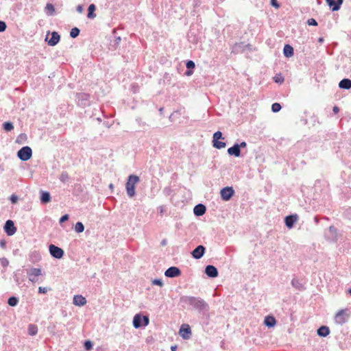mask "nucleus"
<instances>
[{
  "instance_id": "nucleus-51",
  "label": "nucleus",
  "mask_w": 351,
  "mask_h": 351,
  "mask_svg": "<svg viewBox=\"0 0 351 351\" xmlns=\"http://www.w3.org/2000/svg\"><path fill=\"white\" fill-rule=\"evenodd\" d=\"M83 5H78L77 7H76V11L79 13H82L83 12Z\"/></svg>"
},
{
  "instance_id": "nucleus-17",
  "label": "nucleus",
  "mask_w": 351,
  "mask_h": 351,
  "mask_svg": "<svg viewBox=\"0 0 351 351\" xmlns=\"http://www.w3.org/2000/svg\"><path fill=\"white\" fill-rule=\"evenodd\" d=\"M298 218V216L296 214L287 216L285 218V223L286 226L289 229L292 228L295 223L297 221Z\"/></svg>"
},
{
  "instance_id": "nucleus-21",
  "label": "nucleus",
  "mask_w": 351,
  "mask_h": 351,
  "mask_svg": "<svg viewBox=\"0 0 351 351\" xmlns=\"http://www.w3.org/2000/svg\"><path fill=\"white\" fill-rule=\"evenodd\" d=\"M73 303L77 306H82L86 304V299L82 295H75L73 297Z\"/></svg>"
},
{
  "instance_id": "nucleus-32",
  "label": "nucleus",
  "mask_w": 351,
  "mask_h": 351,
  "mask_svg": "<svg viewBox=\"0 0 351 351\" xmlns=\"http://www.w3.org/2000/svg\"><path fill=\"white\" fill-rule=\"evenodd\" d=\"M45 12L48 16H53L55 14V8L53 4L48 3L45 6Z\"/></svg>"
},
{
  "instance_id": "nucleus-16",
  "label": "nucleus",
  "mask_w": 351,
  "mask_h": 351,
  "mask_svg": "<svg viewBox=\"0 0 351 351\" xmlns=\"http://www.w3.org/2000/svg\"><path fill=\"white\" fill-rule=\"evenodd\" d=\"M205 274L210 278H216L219 275L217 267L211 265H208L206 267Z\"/></svg>"
},
{
  "instance_id": "nucleus-2",
  "label": "nucleus",
  "mask_w": 351,
  "mask_h": 351,
  "mask_svg": "<svg viewBox=\"0 0 351 351\" xmlns=\"http://www.w3.org/2000/svg\"><path fill=\"white\" fill-rule=\"evenodd\" d=\"M139 177L136 175H130L125 184L127 195L129 197H133L135 194V186L139 182Z\"/></svg>"
},
{
  "instance_id": "nucleus-38",
  "label": "nucleus",
  "mask_w": 351,
  "mask_h": 351,
  "mask_svg": "<svg viewBox=\"0 0 351 351\" xmlns=\"http://www.w3.org/2000/svg\"><path fill=\"white\" fill-rule=\"evenodd\" d=\"M69 176L66 171H62L59 178L60 180L63 183L66 182L69 180Z\"/></svg>"
},
{
  "instance_id": "nucleus-23",
  "label": "nucleus",
  "mask_w": 351,
  "mask_h": 351,
  "mask_svg": "<svg viewBox=\"0 0 351 351\" xmlns=\"http://www.w3.org/2000/svg\"><path fill=\"white\" fill-rule=\"evenodd\" d=\"M29 260L32 263H38L41 260L40 253L36 250L31 252L29 255Z\"/></svg>"
},
{
  "instance_id": "nucleus-14",
  "label": "nucleus",
  "mask_w": 351,
  "mask_h": 351,
  "mask_svg": "<svg viewBox=\"0 0 351 351\" xmlns=\"http://www.w3.org/2000/svg\"><path fill=\"white\" fill-rule=\"evenodd\" d=\"M251 45L250 44H245L243 42L236 43L232 49V51L234 53H242L245 51L247 49H250Z\"/></svg>"
},
{
  "instance_id": "nucleus-61",
  "label": "nucleus",
  "mask_w": 351,
  "mask_h": 351,
  "mask_svg": "<svg viewBox=\"0 0 351 351\" xmlns=\"http://www.w3.org/2000/svg\"><path fill=\"white\" fill-rule=\"evenodd\" d=\"M159 210H160V213H163V207H162V206H160V207H159Z\"/></svg>"
},
{
  "instance_id": "nucleus-45",
  "label": "nucleus",
  "mask_w": 351,
  "mask_h": 351,
  "mask_svg": "<svg viewBox=\"0 0 351 351\" xmlns=\"http://www.w3.org/2000/svg\"><path fill=\"white\" fill-rule=\"evenodd\" d=\"M69 215L65 214L60 217V219L59 220V223L61 224V223L65 222L66 221H67L69 219Z\"/></svg>"
},
{
  "instance_id": "nucleus-27",
  "label": "nucleus",
  "mask_w": 351,
  "mask_h": 351,
  "mask_svg": "<svg viewBox=\"0 0 351 351\" xmlns=\"http://www.w3.org/2000/svg\"><path fill=\"white\" fill-rule=\"evenodd\" d=\"M317 333L319 337H325L329 335L330 329L326 326H322L317 329Z\"/></svg>"
},
{
  "instance_id": "nucleus-55",
  "label": "nucleus",
  "mask_w": 351,
  "mask_h": 351,
  "mask_svg": "<svg viewBox=\"0 0 351 351\" xmlns=\"http://www.w3.org/2000/svg\"><path fill=\"white\" fill-rule=\"evenodd\" d=\"M0 246L3 248L5 246V241L4 240L0 241Z\"/></svg>"
},
{
  "instance_id": "nucleus-63",
  "label": "nucleus",
  "mask_w": 351,
  "mask_h": 351,
  "mask_svg": "<svg viewBox=\"0 0 351 351\" xmlns=\"http://www.w3.org/2000/svg\"><path fill=\"white\" fill-rule=\"evenodd\" d=\"M0 171H4V168L3 166L0 165Z\"/></svg>"
},
{
  "instance_id": "nucleus-37",
  "label": "nucleus",
  "mask_w": 351,
  "mask_h": 351,
  "mask_svg": "<svg viewBox=\"0 0 351 351\" xmlns=\"http://www.w3.org/2000/svg\"><path fill=\"white\" fill-rule=\"evenodd\" d=\"M80 30L77 27H73L70 31V36L73 38L77 37L80 34Z\"/></svg>"
},
{
  "instance_id": "nucleus-26",
  "label": "nucleus",
  "mask_w": 351,
  "mask_h": 351,
  "mask_svg": "<svg viewBox=\"0 0 351 351\" xmlns=\"http://www.w3.org/2000/svg\"><path fill=\"white\" fill-rule=\"evenodd\" d=\"M339 87L341 89L349 90L351 88V80L344 78L339 83Z\"/></svg>"
},
{
  "instance_id": "nucleus-24",
  "label": "nucleus",
  "mask_w": 351,
  "mask_h": 351,
  "mask_svg": "<svg viewBox=\"0 0 351 351\" xmlns=\"http://www.w3.org/2000/svg\"><path fill=\"white\" fill-rule=\"evenodd\" d=\"M264 324L268 328H272L276 326V320L274 316L267 315L265 318Z\"/></svg>"
},
{
  "instance_id": "nucleus-47",
  "label": "nucleus",
  "mask_w": 351,
  "mask_h": 351,
  "mask_svg": "<svg viewBox=\"0 0 351 351\" xmlns=\"http://www.w3.org/2000/svg\"><path fill=\"white\" fill-rule=\"evenodd\" d=\"M271 5L276 8H280V4L277 0H271Z\"/></svg>"
},
{
  "instance_id": "nucleus-49",
  "label": "nucleus",
  "mask_w": 351,
  "mask_h": 351,
  "mask_svg": "<svg viewBox=\"0 0 351 351\" xmlns=\"http://www.w3.org/2000/svg\"><path fill=\"white\" fill-rule=\"evenodd\" d=\"M10 199L12 204H15L18 200V197L15 195H12Z\"/></svg>"
},
{
  "instance_id": "nucleus-19",
  "label": "nucleus",
  "mask_w": 351,
  "mask_h": 351,
  "mask_svg": "<svg viewBox=\"0 0 351 351\" xmlns=\"http://www.w3.org/2000/svg\"><path fill=\"white\" fill-rule=\"evenodd\" d=\"M60 36L56 32H53L51 34V38L47 40V43L49 46L53 47L56 45L60 41Z\"/></svg>"
},
{
  "instance_id": "nucleus-52",
  "label": "nucleus",
  "mask_w": 351,
  "mask_h": 351,
  "mask_svg": "<svg viewBox=\"0 0 351 351\" xmlns=\"http://www.w3.org/2000/svg\"><path fill=\"white\" fill-rule=\"evenodd\" d=\"M239 149L245 147L247 146V143L245 141L241 142L240 144H239Z\"/></svg>"
},
{
  "instance_id": "nucleus-9",
  "label": "nucleus",
  "mask_w": 351,
  "mask_h": 351,
  "mask_svg": "<svg viewBox=\"0 0 351 351\" xmlns=\"http://www.w3.org/2000/svg\"><path fill=\"white\" fill-rule=\"evenodd\" d=\"M49 250L51 256L58 259H60L61 258H62L64 254V250L62 248L56 246L53 244H51L49 246Z\"/></svg>"
},
{
  "instance_id": "nucleus-15",
  "label": "nucleus",
  "mask_w": 351,
  "mask_h": 351,
  "mask_svg": "<svg viewBox=\"0 0 351 351\" xmlns=\"http://www.w3.org/2000/svg\"><path fill=\"white\" fill-rule=\"evenodd\" d=\"M180 335L184 339H189L191 335V330L189 325H182L180 329Z\"/></svg>"
},
{
  "instance_id": "nucleus-36",
  "label": "nucleus",
  "mask_w": 351,
  "mask_h": 351,
  "mask_svg": "<svg viewBox=\"0 0 351 351\" xmlns=\"http://www.w3.org/2000/svg\"><path fill=\"white\" fill-rule=\"evenodd\" d=\"M75 230L77 233L82 232L84 230V224L80 221L77 222L75 226Z\"/></svg>"
},
{
  "instance_id": "nucleus-6",
  "label": "nucleus",
  "mask_w": 351,
  "mask_h": 351,
  "mask_svg": "<svg viewBox=\"0 0 351 351\" xmlns=\"http://www.w3.org/2000/svg\"><path fill=\"white\" fill-rule=\"evenodd\" d=\"M28 279L32 283L36 282L38 279V277L43 275L42 269L40 268L32 267L26 270Z\"/></svg>"
},
{
  "instance_id": "nucleus-41",
  "label": "nucleus",
  "mask_w": 351,
  "mask_h": 351,
  "mask_svg": "<svg viewBox=\"0 0 351 351\" xmlns=\"http://www.w3.org/2000/svg\"><path fill=\"white\" fill-rule=\"evenodd\" d=\"M0 263L3 267L5 268L9 265V261L6 258H0Z\"/></svg>"
},
{
  "instance_id": "nucleus-31",
  "label": "nucleus",
  "mask_w": 351,
  "mask_h": 351,
  "mask_svg": "<svg viewBox=\"0 0 351 351\" xmlns=\"http://www.w3.org/2000/svg\"><path fill=\"white\" fill-rule=\"evenodd\" d=\"M28 334L30 336H34L38 333V327L36 325L31 324L28 326Z\"/></svg>"
},
{
  "instance_id": "nucleus-30",
  "label": "nucleus",
  "mask_w": 351,
  "mask_h": 351,
  "mask_svg": "<svg viewBox=\"0 0 351 351\" xmlns=\"http://www.w3.org/2000/svg\"><path fill=\"white\" fill-rule=\"evenodd\" d=\"M291 285L294 288L300 291L303 290L304 289L303 285L298 278H293L291 280Z\"/></svg>"
},
{
  "instance_id": "nucleus-20",
  "label": "nucleus",
  "mask_w": 351,
  "mask_h": 351,
  "mask_svg": "<svg viewBox=\"0 0 351 351\" xmlns=\"http://www.w3.org/2000/svg\"><path fill=\"white\" fill-rule=\"evenodd\" d=\"M228 154L230 156L239 157L241 156V150L238 143H234L233 146L228 149Z\"/></svg>"
},
{
  "instance_id": "nucleus-48",
  "label": "nucleus",
  "mask_w": 351,
  "mask_h": 351,
  "mask_svg": "<svg viewBox=\"0 0 351 351\" xmlns=\"http://www.w3.org/2000/svg\"><path fill=\"white\" fill-rule=\"evenodd\" d=\"M121 40V38L120 36L115 37V39L114 40V45L115 47L118 46L120 44Z\"/></svg>"
},
{
  "instance_id": "nucleus-54",
  "label": "nucleus",
  "mask_w": 351,
  "mask_h": 351,
  "mask_svg": "<svg viewBox=\"0 0 351 351\" xmlns=\"http://www.w3.org/2000/svg\"><path fill=\"white\" fill-rule=\"evenodd\" d=\"M332 111L335 114H337L339 112V108L337 106H334L332 108Z\"/></svg>"
},
{
  "instance_id": "nucleus-60",
  "label": "nucleus",
  "mask_w": 351,
  "mask_h": 351,
  "mask_svg": "<svg viewBox=\"0 0 351 351\" xmlns=\"http://www.w3.org/2000/svg\"><path fill=\"white\" fill-rule=\"evenodd\" d=\"M192 73H193L192 71H186V74L187 75H191V74H192Z\"/></svg>"
},
{
  "instance_id": "nucleus-39",
  "label": "nucleus",
  "mask_w": 351,
  "mask_h": 351,
  "mask_svg": "<svg viewBox=\"0 0 351 351\" xmlns=\"http://www.w3.org/2000/svg\"><path fill=\"white\" fill-rule=\"evenodd\" d=\"M93 343L90 340H86L84 343V349L87 351L90 350L93 348Z\"/></svg>"
},
{
  "instance_id": "nucleus-18",
  "label": "nucleus",
  "mask_w": 351,
  "mask_h": 351,
  "mask_svg": "<svg viewBox=\"0 0 351 351\" xmlns=\"http://www.w3.org/2000/svg\"><path fill=\"white\" fill-rule=\"evenodd\" d=\"M343 1V0H326V2L333 12L340 9Z\"/></svg>"
},
{
  "instance_id": "nucleus-4",
  "label": "nucleus",
  "mask_w": 351,
  "mask_h": 351,
  "mask_svg": "<svg viewBox=\"0 0 351 351\" xmlns=\"http://www.w3.org/2000/svg\"><path fill=\"white\" fill-rule=\"evenodd\" d=\"M133 326L135 328H139L142 326H147L149 323V317L146 315L136 314L133 318Z\"/></svg>"
},
{
  "instance_id": "nucleus-64",
  "label": "nucleus",
  "mask_w": 351,
  "mask_h": 351,
  "mask_svg": "<svg viewBox=\"0 0 351 351\" xmlns=\"http://www.w3.org/2000/svg\"><path fill=\"white\" fill-rule=\"evenodd\" d=\"M348 293L351 295V288H350V289H349V290H348Z\"/></svg>"
},
{
  "instance_id": "nucleus-10",
  "label": "nucleus",
  "mask_w": 351,
  "mask_h": 351,
  "mask_svg": "<svg viewBox=\"0 0 351 351\" xmlns=\"http://www.w3.org/2000/svg\"><path fill=\"white\" fill-rule=\"evenodd\" d=\"M234 193V191L232 186L224 187L220 191L221 197L224 201L230 200Z\"/></svg>"
},
{
  "instance_id": "nucleus-35",
  "label": "nucleus",
  "mask_w": 351,
  "mask_h": 351,
  "mask_svg": "<svg viewBox=\"0 0 351 351\" xmlns=\"http://www.w3.org/2000/svg\"><path fill=\"white\" fill-rule=\"evenodd\" d=\"M328 231L332 235L331 239H332V240L335 239L337 238V228L333 226H330L328 228Z\"/></svg>"
},
{
  "instance_id": "nucleus-3",
  "label": "nucleus",
  "mask_w": 351,
  "mask_h": 351,
  "mask_svg": "<svg viewBox=\"0 0 351 351\" xmlns=\"http://www.w3.org/2000/svg\"><path fill=\"white\" fill-rule=\"evenodd\" d=\"M350 313L351 311L349 308L339 310L334 316L335 323L337 325L343 326L348 322Z\"/></svg>"
},
{
  "instance_id": "nucleus-56",
  "label": "nucleus",
  "mask_w": 351,
  "mask_h": 351,
  "mask_svg": "<svg viewBox=\"0 0 351 351\" xmlns=\"http://www.w3.org/2000/svg\"><path fill=\"white\" fill-rule=\"evenodd\" d=\"M178 348V346L176 345H173L171 346V351H176Z\"/></svg>"
},
{
  "instance_id": "nucleus-11",
  "label": "nucleus",
  "mask_w": 351,
  "mask_h": 351,
  "mask_svg": "<svg viewBox=\"0 0 351 351\" xmlns=\"http://www.w3.org/2000/svg\"><path fill=\"white\" fill-rule=\"evenodd\" d=\"M3 229L8 236H12L16 232V228L14 226V221L10 219L5 221Z\"/></svg>"
},
{
  "instance_id": "nucleus-43",
  "label": "nucleus",
  "mask_w": 351,
  "mask_h": 351,
  "mask_svg": "<svg viewBox=\"0 0 351 351\" xmlns=\"http://www.w3.org/2000/svg\"><path fill=\"white\" fill-rule=\"evenodd\" d=\"M152 284L154 285L160 286V287H162L164 285L162 280L160 278H156V279L153 280Z\"/></svg>"
},
{
  "instance_id": "nucleus-13",
  "label": "nucleus",
  "mask_w": 351,
  "mask_h": 351,
  "mask_svg": "<svg viewBox=\"0 0 351 351\" xmlns=\"http://www.w3.org/2000/svg\"><path fill=\"white\" fill-rule=\"evenodd\" d=\"M181 274V270L177 267H170L165 271V275L168 278H176Z\"/></svg>"
},
{
  "instance_id": "nucleus-46",
  "label": "nucleus",
  "mask_w": 351,
  "mask_h": 351,
  "mask_svg": "<svg viewBox=\"0 0 351 351\" xmlns=\"http://www.w3.org/2000/svg\"><path fill=\"white\" fill-rule=\"evenodd\" d=\"M6 23L3 21H0V32H3L6 29Z\"/></svg>"
},
{
  "instance_id": "nucleus-53",
  "label": "nucleus",
  "mask_w": 351,
  "mask_h": 351,
  "mask_svg": "<svg viewBox=\"0 0 351 351\" xmlns=\"http://www.w3.org/2000/svg\"><path fill=\"white\" fill-rule=\"evenodd\" d=\"M274 80L276 82H282L284 81V79L280 77V78H278V77H274Z\"/></svg>"
},
{
  "instance_id": "nucleus-33",
  "label": "nucleus",
  "mask_w": 351,
  "mask_h": 351,
  "mask_svg": "<svg viewBox=\"0 0 351 351\" xmlns=\"http://www.w3.org/2000/svg\"><path fill=\"white\" fill-rule=\"evenodd\" d=\"M3 128L5 132H10L14 129L13 123L10 121H6L3 123Z\"/></svg>"
},
{
  "instance_id": "nucleus-44",
  "label": "nucleus",
  "mask_w": 351,
  "mask_h": 351,
  "mask_svg": "<svg viewBox=\"0 0 351 351\" xmlns=\"http://www.w3.org/2000/svg\"><path fill=\"white\" fill-rule=\"evenodd\" d=\"M307 24L311 26H317V22L315 19L311 18L308 19Z\"/></svg>"
},
{
  "instance_id": "nucleus-50",
  "label": "nucleus",
  "mask_w": 351,
  "mask_h": 351,
  "mask_svg": "<svg viewBox=\"0 0 351 351\" xmlns=\"http://www.w3.org/2000/svg\"><path fill=\"white\" fill-rule=\"evenodd\" d=\"M47 292V289L46 287H40L38 288V293H46Z\"/></svg>"
},
{
  "instance_id": "nucleus-62",
  "label": "nucleus",
  "mask_w": 351,
  "mask_h": 351,
  "mask_svg": "<svg viewBox=\"0 0 351 351\" xmlns=\"http://www.w3.org/2000/svg\"><path fill=\"white\" fill-rule=\"evenodd\" d=\"M318 41H319V43H322V42L324 41V38H319V40H318Z\"/></svg>"
},
{
  "instance_id": "nucleus-34",
  "label": "nucleus",
  "mask_w": 351,
  "mask_h": 351,
  "mask_svg": "<svg viewBox=\"0 0 351 351\" xmlns=\"http://www.w3.org/2000/svg\"><path fill=\"white\" fill-rule=\"evenodd\" d=\"M19 303V299L18 298L15 296H11L8 298V304L10 306H16Z\"/></svg>"
},
{
  "instance_id": "nucleus-40",
  "label": "nucleus",
  "mask_w": 351,
  "mask_h": 351,
  "mask_svg": "<svg viewBox=\"0 0 351 351\" xmlns=\"http://www.w3.org/2000/svg\"><path fill=\"white\" fill-rule=\"evenodd\" d=\"M281 105L279 103H274L271 105V110L274 112H278L281 110Z\"/></svg>"
},
{
  "instance_id": "nucleus-29",
  "label": "nucleus",
  "mask_w": 351,
  "mask_h": 351,
  "mask_svg": "<svg viewBox=\"0 0 351 351\" xmlns=\"http://www.w3.org/2000/svg\"><path fill=\"white\" fill-rule=\"evenodd\" d=\"M96 10V6L95 4L92 3L89 5L88 8V14L87 17L88 19H95L96 17V14L95 13V11Z\"/></svg>"
},
{
  "instance_id": "nucleus-8",
  "label": "nucleus",
  "mask_w": 351,
  "mask_h": 351,
  "mask_svg": "<svg viewBox=\"0 0 351 351\" xmlns=\"http://www.w3.org/2000/svg\"><path fill=\"white\" fill-rule=\"evenodd\" d=\"M76 99L79 106L82 107L87 106L90 104V95L85 93H77Z\"/></svg>"
},
{
  "instance_id": "nucleus-57",
  "label": "nucleus",
  "mask_w": 351,
  "mask_h": 351,
  "mask_svg": "<svg viewBox=\"0 0 351 351\" xmlns=\"http://www.w3.org/2000/svg\"><path fill=\"white\" fill-rule=\"evenodd\" d=\"M167 240H166V239H163V240L161 241V243H160V244H161V245L165 246V245H167Z\"/></svg>"
},
{
  "instance_id": "nucleus-12",
  "label": "nucleus",
  "mask_w": 351,
  "mask_h": 351,
  "mask_svg": "<svg viewBox=\"0 0 351 351\" xmlns=\"http://www.w3.org/2000/svg\"><path fill=\"white\" fill-rule=\"evenodd\" d=\"M206 247L199 245L191 252V255L195 259H200L204 255Z\"/></svg>"
},
{
  "instance_id": "nucleus-1",
  "label": "nucleus",
  "mask_w": 351,
  "mask_h": 351,
  "mask_svg": "<svg viewBox=\"0 0 351 351\" xmlns=\"http://www.w3.org/2000/svg\"><path fill=\"white\" fill-rule=\"evenodd\" d=\"M180 301L191 305L195 309L203 311L208 308V304L202 298L193 296L184 295L181 297Z\"/></svg>"
},
{
  "instance_id": "nucleus-7",
  "label": "nucleus",
  "mask_w": 351,
  "mask_h": 351,
  "mask_svg": "<svg viewBox=\"0 0 351 351\" xmlns=\"http://www.w3.org/2000/svg\"><path fill=\"white\" fill-rule=\"evenodd\" d=\"M219 139H223V134L220 131H217L213 134V147L219 149L224 148L226 145V143L219 141Z\"/></svg>"
},
{
  "instance_id": "nucleus-28",
  "label": "nucleus",
  "mask_w": 351,
  "mask_h": 351,
  "mask_svg": "<svg viewBox=\"0 0 351 351\" xmlns=\"http://www.w3.org/2000/svg\"><path fill=\"white\" fill-rule=\"evenodd\" d=\"M40 202L43 204H46L51 201V195L48 191H41L40 194Z\"/></svg>"
},
{
  "instance_id": "nucleus-58",
  "label": "nucleus",
  "mask_w": 351,
  "mask_h": 351,
  "mask_svg": "<svg viewBox=\"0 0 351 351\" xmlns=\"http://www.w3.org/2000/svg\"><path fill=\"white\" fill-rule=\"evenodd\" d=\"M314 221L315 222L316 224H317L319 223V219L317 217H315L314 218Z\"/></svg>"
},
{
  "instance_id": "nucleus-59",
  "label": "nucleus",
  "mask_w": 351,
  "mask_h": 351,
  "mask_svg": "<svg viewBox=\"0 0 351 351\" xmlns=\"http://www.w3.org/2000/svg\"><path fill=\"white\" fill-rule=\"evenodd\" d=\"M136 121L138 123L139 125H141V119L140 118L136 119Z\"/></svg>"
},
{
  "instance_id": "nucleus-5",
  "label": "nucleus",
  "mask_w": 351,
  "mask_h": 351,
  "mask_svg": "<svg viewBox=\"0 0 351 351\" xmlns=\"http://www.w3.org/2000/svg\"><path fill=\"white\" fill-rule=\"evenodd\" d=\"M32 156V148L29 146H24L17 152V157L22 161H27Z\"/></svg>"
},
{
  "instance_id": "nucleus-22",
  "label": "nucleus",
  "mask_w": 351,
  "mask_h": 351,
  "mask_svg": "<svg viewBox=\"0 0 351 351\" xmlns=\"http://www.w3.org/2000/svg\"><path fill=\"white\" fill-rule=\"evenodd\" d=\"M206 210V206L202 204H198L195 206L193 208V213L195 216H202Z\"/></svg>"
},
{
  "instance_id": "nucleus-42",
  "label": "nucleus",
  "mask_w": 351,
  "mask_h": 351,
  "mask_svg": "<svg viewBox=\"0 0 351 351\" xmlns=\"http://www.w3.org/2000/svg\"><path fill=\"white\" fill-rule=\"evenodd\" d=\"M186 66L188 69H193L195 68V64L193 60H188L186 63Z\"/></svg>"
},
{
  "instance_id": "nucleus-25",
  "label": "nucleus",
  "mask_w": 351,
  "mask_h": 351,
  "mask_svg": "<svg viewBox=\"0 0 351 351\" xmlns=\"http://www.w3.org/2000/svg\"><path fill=\"white\" fill-rule=\"evenodd\" d=\"M283 54L287 58L292 57L294 54L293 47L289 44L285 45L283 48Z\"/></svg>"
}]
</instances>
